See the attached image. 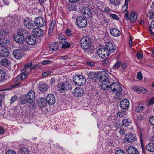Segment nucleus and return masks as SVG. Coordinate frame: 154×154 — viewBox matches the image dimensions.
Masks as SVG:
<instances>
[{
  "label": "nucleus",
  "mask_w": 154,
  "mask_h": 154,
  "mask_svg": "<svg viewBox=\"0 0 154 154\" xmlns=\"http://www.w3.org/2000/svg\"><path fill=\"white\" fill-rule=\"evenodd\" d=\"M51 62L48 60H45L42 62V64L43 65H45L47 64H49L51 63Z\"/></svg>",
  "instance_id": "obj_60"
},
{
  "label": "nucleus",
  "mask_w": 154,
  "mask_h": 154,
  "mask_svg": "<svg viewBox=\"0 0 154 154\" xmlns=\"http://www.w3.org/2000/svg\"><path fill=\"white\" fill-rule=\"evenodd\" d=\"M81 12L83 16L87 18H89L92 16L91 11L88 8L83 7L81 10Z\"/></svg>",
  "instance_id": "obj_10"
},
{
  "label": "nucleus",
  "mask_w": 154,
  "mask_h": 154,
  "mask_svg": "<svg viewBox=\"0 0 154 154\" xmlns=\"http://www.w3.org/2000/svg\"><path fill=\"white\" fill-rule=\"evenodd\" d=\"M20 48L21 50L27 51L29 50V48L26 45L25 42L24 38L23 35H20Z\"/></svg>",
  "instance_id": "obj_9"
},
{
  "label": "nucleus",
  "mask_w": 154,
  "mask_h": 154,
  "mask_svg": "<svg viewBox=\"0 0 154 154\" xmlns=\"http://www.w3.org/2000/svg\"><path fill=\"white\" fill-rule=\"evenodd\" d=\"M104 47L106 51V55L108 56L113 53L116 49V46L111 42H107Z\"/></svg>",
  "instance_id": "obj_4"
},
{
  "label": "nucleus",
  "mask_w": 154,
  "mask_h": 154,
  "mask_svg": "<svg viewBox=\"0 0 154 154\" xmlns=\"http://www.w3.org/2000/svg\"><path fill=\"white\" fill-rule=\"evenodd\" d=\"M17 99H18V98L15 95L13 96L10 100L11 103L12 104L13 103L15 102L16 101Z\"/></svg>",
  "instance_id": "obj_50"
},
{
  "label": "nucleus",
  "mask_w": 154,
  "mask_h": 154,
  "mask_svg": "<svg viewBox=\"0 0 154 154\" xmlns=\"http://www.w3.org/2000/svg\"><path fill=\"white\" fill-rule=\"evenodd\" d=\"M56 24V22L55 20H52L51 22L50 27L49 29L48 35L49 37L52 35V32Z\"/></svg>",
  "instance_id": "obj_28"
},
{
  "label": "nucleus",
  "mask_w": 154,
  "mask_h": 154,
  "mask_svg": "<svg viewBox=\"0 0 154 154\" xmlns=\"http://www.w3.org/2000/svg\"><path fill=\"white\" fill-rule=\"evenodd\" d=\"M19 86V83H17L13 85H11L9 87L8 89V90H12L18 87Z\"/></svg>",
  "instance_id": "obj_46"
},
{
  "label": "nucleus",
  "mask_w": 154,
  "mask_h": 154,
  "mask_svg": "<svg viewBox=\"0 0 154 154\" xmlns=\"http://www.w3.org/2000/svg\"><path fill=\"white\" fill-rule=\"evenodd\" d=\"M125 139L128 143H132L136 141L137 138L135 134L129 133L125 135Z\"/></svg>",
  "instance_id": "obj_7"
},
{
  "label": "nucleus",
  "mask_w": 154,
  "mask_h": 154,
  "mask_svg": "<svg viewBox=\"0 0 154 154\" xmlns=\"http://www.w3.org/2000/svg\"><path fill=\"white\" fill-rule=\"evenodd\" d=\"M137 58L139 59H142L143 58V54L139 52H137L136 54Z\"/></svg>",
  "instance_id": "obj_51"
},
{
  "label": "nucleus",
  "mask_w": 154,
  "mask_h": 154,
  "mask_svg": "<svg viewBox=\"0 0 154 154\" xmlns=\"http://www.w3.org/2000/svg\"><path fill=\"white\" fill-rule=\"evenodd\" d=\"M129 102L127 99H123L120 102V106L122 109H127L129 107Z\"/></svg>",
  "instance_id": "obj_18"
},
{
  "label": "nucleus",
  "mask_w": 154,
  "mask_h": 154,
  "mask_svg": "<svg viewBox=\"0 0 154 154\" xmlns=\"http://www.w3.org/2000/svg\"><path fill=\"white\" fill-rule=\"evenodd\" d=\"M128 3L127 2H125V4L124 5L122 8V11L123 12H126L128 8Z\"/></svg>",
  "instance_id": "obj_45"
},
{
  "label": "nucleus",
  "mask_w": 154,
  "mask_h": 154,
  "mask_svg": "<svg viewBox=\"0 0 154 154\" xmlns=\"http://www.w3.org/2000/svg\"><path fill=\"white\" fill-rule=\"evenodd\" d=\"M0 63L2 65L6 67H8L11 65L10 61L5 59L2 60L0 62Z\"/></svg>",
  "instance_id": "obj_31"
},
{
  "label": "nucleus",
  "mask_w": 154,
  "mask_h": 154,
  "mask_svg": "<svg viewBox=\"0 0 154 154\" xmlns=\"http://www.w3.org/2000/svg\"><path fill=\"white\" fill-rule=\"evenodd\" d=\"M137 78L139 80H141L142 79L143 76L142 75V73L140 72H138L137 75Z\"/></svg>",
  "instance_id": "obj_56"
},
{
  "label": "nucleus",
  "mask_w": 154,
  "mask_h": 154,
  "mask_svg": "<svg viewBox=\"0 0 154 154\" xmlns=\"http://www.w3.org/2000/svg\"><path fill=\"white\" fill-rule=\"evenodd\" d=\"M109 16L110 17L111 19L118 20L119 19V17L117 15L115 14H113L112 13H110L109 14Z\"/></svg>",
  "instance_id": "obj_43"
},
{
  "label": "nucleus",
  "mask_w": 154,
  "mask_h": 154,
  "mask_svg": "<svg viewBox=\"0 0 154 154\" xmlns=\"http://www.w3.org/2000/svg\"><path fill=\"white\" fill-rule=\"evenodd\" d=\"M57 88L59 91H67L72 88L71 85L69 81L66 80L62 83H60L57 85Z\"/></svg>",
  "instance_id": "obj_3"
},
{
  "label": "nucleus",
  "mask_w": 154,
  "mask_h": 154,
  "mask_svg": "<svg viewBox=\"0 0 154 154\" xmlns=\"http://www.w3.org/2000/svg\"><path fill=\"white\" fill-rule=\"evenodd\" d=\"M91 42L89 38L86 36L82 37L80 41V46L83 50L88 48L91 51H93L94 48L93 45H90Z\"/></svg>",
  "instance_id": "obj_2"
},
{
  "label": "nucleus",
  "mask_w": 154,
  "mask_h": 154,
  "mask_svg": "<svg viewBox=\"0 0 154 154\" xmlns=\"http://www.w3.org/2000/svg\"><path fill=\"white\" fill-rule=\"evenodd\" d=\"M49 47V50L50 51H54L57 50L58 48V45L57 43L54 42L50 44Z\"/></svg>",
  "instance_id": "obj_29"
},
{
  "label": "nucleus",
  "mask_w": 154,
  "mask_h": 154,
  "mask_svg": "<svg viewBox=\"0 0 154 154\" xmlns=\"http://www.w3.org/2000/svg\"><path fill=\"white\" fill-rule=\"evenodd\" d=\"M14 40L17 43H18L19 42V34H17L14 36Z\"/></svg>",
  "instance_id": "obj_53"
},
{
  "label": "nucleus",
  "mask_w": 154,
  "mask_h": 154,
  "mask_svg": "<svg viewBox=\"0 0 154 154\" xmlns=\"http://www.w3.org/2000/svg\"><path fill=\"white\" fill-rule=\"evenodd\" d=\"M97 54L100 57L104 58L106 55V50L105 49V47L99 49L97 51Z\"/></svg>",
  "instance_id": "obj_23"
},
{
  "label": "nucleus",
  "mask_w": 154,
  "mask_h": 154,
  "mask_svg": "<svg viewBox=\"0 0 154 154\" xmlns=\"http://www.w3.org/2000/svg\"><path fill=\"white\" fill-rule=\"evenodd\" d=\"M32 63L31 62H30V63H28L26 64V65H25L24 66H24V68H23V69H21V71H22L23 70H24V69H26V68H29V67H30L31 66H32Z\"/></svg>",
  "instance_id": "obj_54"
},
{
  "label": "nucleus",
  "mask_w": 154,
  "mask_h": 154,
  "mask_svg": "<svg viewBox=\"0 0 154 154\" xmlns=\"http://www.w3.org/2000/svg\"><path fill=\"white\" fill-rule=\"evenodd\" d=\"M20 102H21L22 104H25L27 102V100L26 98V99H22L21 97L20 100Z\"/></svg>",
  "instance_id": "obj_58"
},
{
  "label": "nucleus",
  "mask_w": 154,
  "mask_h": 154,
  "mask_svg": "<svg viewBox=\"0 0 154 154\" xmlns=\"http://www.w3.org/2000/svg\"><path fill=\"white\" fill-rule=\"evenodd\" d=\"M9 52L8 50L4 47H0V58L6 57L8 56Z\"/></svg>",
  "instance_id": "obj_16"
},
{
  "label": "nucleus",
  "mask_w": 154,
  "mask_h": 154,
  "mask_svg": "<svg viewBox=\"0 0 154 154\" xmlns=\"http://www.w3.org/2000/svg\"><path fill=\"white\" fill-rule=\"evenodd\" d=\"M101 88L104 90H107L109 88L111 82L109 81L102 82Z\"/></svg>",
  "instance_id": "obj_21"
},
{
  "label": "nucleus",
  "mask_w": 154,
  "mask_h": 154,
  "mask_svg": "<svg viewBox=\"0 0 154 154\" xmlns=\"http://www.w3.org/2000/svg\"><path fill=\"white\" fill-rule=\"evenodd\" d=\"M144 107L141 104H139L136 108V111L138 112H142L143 110Z\"/></svg>",
  "instance_id": "obj_37"
},
{
  "label": "nucleus",
  "mask_w": 154,
  "mask_h": 154,
  "mask_svg": "<svg viewBox=\"0 0 154 154\" xmlns=\"http://www.w3.org/2000/svg\"><path fill=\"white\" fill-rule=\"evenodd\" d=\"M129 124V122L127 119H124L122 121V124L125 126H127Z\"/></svg>",
  "instance_id": "obj_47"
},
{
  "label": "nucleus",
  "mask_w": 154,
  "mask_h": 154,
  "mask_svg": "<svg viewBox=\"0 0 154 154\" xmlns=\"http://www.w3.org/2000/svg\"><path fill=\"white\" fill-rule=\"evenodd\" d=\"M10 43V41L6 38H3L0 39V45L1 47L7 46Z\"/></svg>",
  "instance_id": "obj_27"
},
{
  "label": "nucleus",
  "mask_w": 154,
  "mask_h": 154,
  "mask_svg": "<svg viewBox=\"0 0 154 154\" xmlns=\"http://www.w3.org/2000/svg\"><path fill=\"white\" fill-rule=\"evenodd\" d=\"M46 99L47 103L49 105H53L55 103V98L53 94H49Z\"/></svg>",
  "instance_id": "obj_15"
},
{
  "label": "nucleus",
  "mask_w": 154,
  "mask_h": 154,
  "mask_svg": "<svg viewBox=\"0 0 154 154\" xmlns=\"http://www.w3.org/2000/svg\"><path fill=\"white\" fill-rule=\"evenodd\" d=\"M46 99L43 97L39 98L38 99V104L40 107H45L47 105Z\"/></svg>",
  "instance_id": "obj_20"
},
{
  "label": "nucleus",
  "mask_w": 154,
  "mask_h": 154,
  "mask_svg": "<svg viewBox=\"0 0 154 154\" xmlns=\"http://www.w3.org/2000/svg\"><path fill=\"white\" fill-rule=\"evenodd\" d=\"M109 88L112 91L116 92V99L119 100L122 98V89L120 84L117 82H113L111 84Z\"/></svg>",
  "instance_id": "obj_1"
},
{
  "label": "nucleus",
  "mask_w": 154,
  "mask_h": 154,
  "mask_svg": "<svg viewBox=\"0 0 154 154\" xmlns=\"http://www.w3.org/2000/svg\"><path fill=\"white\" fill-rule=\"evenodd\" d=\"M66 34L68 36H70L72 34V31L69 29H67L65 31Z\"/></svg>",
  "instance_id": "obj_48"
},
{
  "label": "nucleus",
  "mask_w": 154,
  "mask_h": 154,
  "mask_svg": "<svg viewBox=\"0 0 154 154\" xmlns=\"http://www.w3.org/2000/svg\"><path fill=\"white\" fill-rule=\"evenodd\" d=\"M137 18V14L134 11H132L130 16V20L131 22L136 21Z\"/></svg>",
  "instance_id": "obj_26"
},
{
  "label": "nucleus",
  "mask_w": 154,
  "mask_h": 154,
  "mask_svg": "<svg viewBox=\"0 0 154 154\" xmlns=\"http://www.w3.org/2000/svg\"><path fill=\"white\" fill-rule=\"evenodd\" d=\"M149 121L150 123L154 126V116L151 117L149 119Z\"/></svg>",
  "instance_id": "obj_62"
},
{
  "label": "nucleus",
  "mask_w": 154,
  "mask_h": 154,
  "mask_svg": "<svg viewBox=\"0 0 154 154\" xmlns=\"http://www.w3.org/2000/svg\"><path fill=\"white\" fill-rule=\"evenodd\" d=\"M88 76L89 79H94L96 78V74L94 72H90L88 73Z\"/></svg>",
  "instance_id": "obj_35"
},
{
  "label": "nucleus",
  "mask_w": 154,
  "mask_h": 154,
  "mask_svg": "<svg viewBox=\"0 0 154 154\" xmlns=\"http://www.w3.org/2000/svg\"><path fill=\"white\" fill-rule=\"evenodd\" d=\"M34 23L36 26L40 27L44 26L45 24L44 20L40 17H36L34 20Z\"/></svg>",
  "instance_id": "obj_12"
},
{
  "label": "nucleus",
  "mask_w": 154,
  "mask_h": 154,
  "mask_svg": "<svg viewBox=\"0 0 154 154\" xmlns=\"http://www.w3.org/2000/svg\"><path fill=\"white\" fill-rule=\"evenodd\" d=\"M35 93L32 90L29 91L26 96L27 102L29 103H33L35 100Z\"/></svg>",
  "instance_id": "obj_6"
},
{
  "label": "nucleus",
  "mask_w": 154,
  "mask_h": 154,
  "mask_svg": "<svg viewBox=\"0 0 154 154\" xmlns=\"http://www.w3.org/2000/svg\"><path fill=\"white\" fill-rule=\"evenodd\" d=\"M21 31V32H20V35H23V37L24 38V35L26 34L27 33V32L26 30L25 29H21V30L20 29V31Z\"/></svg>",
  "instance_id": "obj_52"
},
{
  "label": "nucleus",
  "mask_w": 154,
  "mask_h": 154,
  "mask_svg": "<svg viewBox=\"0 0 154 154\" xmlns=\"http://www.w3.org/2000/svg\"><path fill=\"white\" fill-rule=\"evenodd\" d=\"M121 62L120 61H118L116 64L113 66V68L115 69H117L120 65Z\"/></svg>",
  "instance_id": "obj_49"
},
{
  "label": "nucleus",
  "mask_w": 154,
  "mask_h": 154,
  "mask_svg": "<svg viewBox=\"0 0 154 154\" xmlns=\"http://www.w3.org/2000/svg\"><path fill=\"white\" fill-rule=\"evenodd\" d=\"M110 3L115 6L118 5L120 3V0H109Z\"/></svg>",
  "instance_id": "obj_38"
},
{
  "label": "nucleus",
  "mask_w": 154,
  "mask_h": 154,
  "mask_svg": "<svg viewBox=\"0 0 154 154\" xmlns=\"http://www.w3.org/2000/svg\"><path fill=\"white\" fill-rule=\"evenodd\" d=\"M70 45L69 43L67 41H66V42L64 44L63 43L62 44V48L66 49L69 48L70 46Z\"/></svg>",
  "instance_id": "obj_40"
},
{
  "label": "nucleus",
  "mask_w": 154,
  "mask_h": 154,
  "mask_svg": "<svg viewBox=\"0 0 154 154\" xmlns=\"http://www.w3.org/2000/svg\"><path fill=\"white\" fill-rule=\"evenodd\" d=\"M115 154H125V152L122 150H118L116 151Z\"/></svg>",
  "instance_id": "obj_59"
},
{
  "label": "nucleus",
  "mask_w": 154,
  "mask_h": 154,
  "mask_svg": "<svg viewBox=\"0 0 154 154\" xmlns=\"http://www.w3.org/2000/svg\"><path fill=\"white\" fill-rule=\"evenodd\" d=\"M76 9V7L75 5L72 4L69 8V10L71 11H75Z\"/></svg>",
  "instance_id": "obj_55"
},
{
  "label": "nucleus",
  "mask_w": 154,
  "mask_h": 154,
  "mask_svg": "<svg viewBox=\"0 0 154 154\" xmlns=\"http://www.w3.org/2000/svg\"><path fill=\"white\" fill-rule=\"evenodd\" d=\"M127 151L129 154H139L138 150L133 146H130L128 148Z\"/></svg>",
  "instance_id": "obj_24"
},
{
  "label": "nucleus",
  "mask_w": 154,
  "mask_h": 154,
  "mask_svg": "<svg viewBox=\"0 0 154 154\" xmlns=\"http://www.w3.org/2000/svg\"><path fill=\"white\" fill-rule=\"evenodd\" d=\"M13 55L14 57L17 60H18L19 57V50H15L13 52Z\"/></svg>",
  "instance_id": "obj_36"
},
{
  "label": "nucleus",
  "mask_w": 154,
  "mask_h": 154,
  "mask_svg": "<svg viewBox=\"0 0 154 154\" xmlns=\"http://www.w3.org/2000/svg\"><path fill=\"white\" fill-rule=\"evenodd\" d=\"M109 60H103L102 62V64L103 66H106L109 63Z\"/></svg>",
  "instance_id": "obj_63"
},
{
  "label": "nucleus",
  "mask_w": 154,
  "mask_h": 154,
  "mask_svg": "<svg viewBox=\"0 0 154 154\" xmlns=\"http://www.w3.org/2000/svg\"><path fill=\"white\" fill-rule=\"evenodd\" d=\"M38 85L39 90L42 92L46 91L48 88V86L46 84L42 82H39Z\"/></svg>",
  "instance_id": "obj_22"
},
{
  "label": "nucleus",
  "mask_w": 154,
  "mask_h": 154,
  "mask_svg": "<svg viewBox=\"0 0 154 154\" xmlns=\"http://www.w3.org/2000/svg\"><path fill=\"white\" fill-rule=\"evenodd\" d=\"M142 119V117L140 115H139L137 117V119L135 120V122H137L138 123L139 122H140Z\"/></svg>",
  "instance_id": "obj_57"
},
{
  "label": "nucleus",
  "mask_w": 154,
  "mask_h": 154,
  "mask_svg": "<svg viewBox=\"0 0 154 154\" xmlns=\"http://www.w3.org/2000/svg\"><path fill=\"white\" fill-rule=\"evenodd\" d=\"M135 88H136V90L137 91V92L141 94H145L148 92L147 89L143 87H139Z\"/></svg>",
  "instance_id": "obj_32"
},
{
  "label": "nucleus",
  "mask_w": 154,
  "mask_h": 154,
  "mask_svg": "<svg viewBox=\"0 0 154 154\" xmlns=\"http://www.w3.org/2000/svg\"><path fill=\"white\" fill-rule=\"evenodd\" d=\"M28 72L27 71H25L21 73V79L22 80L25 79L27 76Z\"/></svg>",
  "instance_id": "obj_42"
},
{
  "label": "nucleus",
  "mask_w": 154,
  "mask_h": 154,
  "mask_svg": "<svg viewBox=\"0 0 154 154\" xmlns=\"http://www.w3.org/2000/svg\"><path fill=\"white\" fill-rule=\"evenodd\" d=\"M32 35L35 37L42 36L44 34L43 31L40 28H37L34 29L32 31Z\"/></svg>",
  "instance_id": "obj_14"
},
{
  "label": "nucleus",
  "mask_w": 154,
  "mask_h": 154,
  "mask_svg": "<svg viewBox=\"0 0 154 154\" xmlns=\"http://www.w3.org/2000/svg\"><path fill=\"white\" fill-rule=\"evenodd\" d=\"M76 21L77 25L80 28H84L87 25L86 20L82 17H79L77 18Z\"/></svg>",
  "instance_id": "obj_8"
},
{
  "label": "nucleus",
  "mask_w": 154,
  "mask_h": 154,
  "mask_svg": "<svg viewBox=\"0 0 154 154\" xmlns=\"http://www.w3.org/2000/svg\"><path fill=\"white\" fill-rule=\"evenodd\" d=\"M5 77V72L1 69H0V80H2L4 79Z\"/></svg>",
  "instance_id": "obj_41"
},
{
  "label": "nucleus",
  "mask_w": 154,
  "mask_h": 154,
  "mask_svg": "<svg viewBox=\"0 0 154 154\" xmlns=\"http://www.w3.org/2000/svg\"><path fill=\"white\" fill-rule=\"evenodd\" d=\"M125 111L118 112L117 113V116L119 117H123L125 116Z\"/></svg>",
  "instance_id": "obj_44"
},
{
  "label": "nucleus",
  "mask_w": 154,
  "mask_h": 154,
  "mask_svg": "<svg viewBox=\"0 0 154 154\" xmlns=\"http://www.w3.org/2000/svg\"><path fill=\"white\" fill-rule=\"evenodd\" d=\"M108 73L104 71L102 72L99 74L98 79L101 82L104 81H108Z\"/></svg>",
  "instance_id": "obj_13"
},
{
  "label": "nucleus",
  "mask_w": 154,
  "mask_h": 154,
  "mask_svg": "<svg viewBox=\"0 0 154 154\" xmlns=\"http://www.w3.org/2000/svg\"><path fill=\"white\" fill-rule=\"evenodd\" d=\"M149 104V105H152L154 104V97L150 100Z\"/></svg>",
  "instance_id": "obj_64"
},
{
  "label": "nucleus",
  "mask_w": 154,
  "mask_h": 154,
  "mask_svg": "<svg viewBox=\"0 0 154 154\" xmlns=\"http://www.w3.org/2000/svg\"><path fill=\"white\" fill-rule=\"evenodd\" d=\"M110 32L111 34L114 37H118L121 34L120 31L118 29L116 28L111 29Z\"/></svg>",
  "instance_id": "obj_25"
},
{
  "label": "nucleus",
  "mask_w": 154,
  "mask_h": 154,
  "mask_svg": "<svg viewBox=\"0 0 154 154\" xmlns=\"http://www.w3.org/2000/svg\"><path fill=\"white\" fill-rule=\"evenodd\" d=\"M146 149L150 152H154V143H150L146 145Z\"/></svg>",
  "instance_id": "obj_30"
},
{
  "label": "nucleus",
  "mask_w": 154,
  "mask_h": 154,
  "mask_svg": "<svg viewBox=\"0 0 154 154\" xmlns=\"http://www.w3.org/2000/svg\"><path fill=\"white\" fill-rule=\"evenodd\" d=\"M35 42L36 39L33 35H29L26 38V42L29 45H32Z\"/></svg>",
  "instance_id": "obj_19"
},
{
  "label": "nucleus",
  "mask_w": 154,
  "mask_h": 154,
  "mask_svg": "<svg viewBox=\"0 0 154 154\" xmlns=\"http://www.w3.org/2000/svg\"><path fill=\"white\" fill-rule=\"evenodd\" d=\"M6 154H16V153L14 151L9 150L6 152Z\"/></svg>",
  "instance_id": "obj_61"
},
{
  "label": "nucleus",
  "mask_w": 154,
  "mask_h": 154,
  "mask_svg": "<svg viewBox=\"0 0 154 154\" xmlns=\"http://www.w3.org/2000/svg\"><path fill=\"white\" fill-rule=\"evenodd\" d=\"M58 39L60 42L61 44L63 43L64 44L66 42V41H67L66 37L62 35H60L59 36Z\"/></svg>",
  "instance_id": "obj_34"
},
{
  "label": "nucleus",
  "mask_w": 154,
  "mask_h": 154,
  "mask_svg": "<svg viewBox=\"0 0 154 154\" xmlns=\"http://www.w3.org/2000/svg\"><path fill=\"white\" fill-rule=\"evenodd\" d=\"M74 95L76 97H81L84 94V91L82 89L76 87L73 92Z\"/></svg>",
  "instance_id": "obj_17"
},
{
  "label": "nucleus",
  "mask_w": 154,
  "mask_h": 154,
  "mask_svg": "<svg viewBox=\"0 0 154 154\" xmlns=\"http://www.w3.org/2000/svg\"><path fill=\"white\" fill-rule=\"evenodd\" d=\"M29 152L26 148L23 147L20 149V153L21 154H28Z\"/></svg>",
  "instance_id": "obj_39"
},
{
  "label": "nucleus",
  "mask_w": 154,
  "mask_h": 154,
  "mask_svg": "<svg viewBox=\"0 0 154 154\" xmlns=\"http://www.w3.org/2000/svg\"><path fill=\"white\" fill-rule=\"evenodd\" d=\"M22 22L25 26L28 29H32L34 26L32 20L29 19L28 18H24L22 20Z\"/></svg>",
  "instance_id": "obj_11"
},
{
  "label": "nucleus",
  "mask_w": 154,
  "mask_h": 154,
  "mask_svg": "<svg viewBox=\"0 0 154 154\" xmlns=\"http://www.w3.org/2000/svg\"><path fill=\"white\" fill-rule=\"evenodd\" d=\"M8 31L7 30L4 28H2L0 29V36L6 37L7 36Z\"/></svg>",
  "instance_id": "obj_33"
},
{
  "label": "nucleus",
  "mask_w": 154,
  "mask_h": 154,
  "mask_svg": "<svg viewBox=\"0 0 154 154\" xmlns=\"http://www.w3.org/2000/svg\"><path fill=\"white\" fill-rule=\"evenodd\" d=\"M73 81L75 85L79 86L83 85L86 82L85 78L81 75H78L74 76Z\"/></svg>",
  "instance_id": "obj_5"
}]
</instances>
